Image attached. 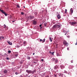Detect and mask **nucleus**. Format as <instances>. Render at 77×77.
<instances>
[{
    "label": "nucleus",
    "mask_w": 77,
    "mask_h": 77,
    "mask_svg": "<svg viewBox=\"0 0 77 77\" xmlns=\"http://www.w3.org/2000/svg\"><path fill=\"white\" fill-rule=\"evenodd\" d=\"M8 70H5L4 71V73H5V74H6V73H7V72H8Z\"/></svg>",
    "instance_id": "nucleus-13"
},
{
    "label": "nucleus",
    "mask_w": 77,
    "mask_h": 77,
    "mask_svg": "<svg viewBox=\"0 0 77 77\" xmlns=\"http://www.w3.org/2000/svg\"><path fill=\"white\" fill-rule=\"evenodd\" d=\"M68 32H66V33L65 34V35H66V33H67Z\"/></svg>",
    "instance_id": "nucleus-46"
},
{
    "label": "nucleus",
    "mask_w": 77,
    "mask_h": 77,
    "mask_svg": "<svg viewBox=\"0 0 77 77\" xmlns=\"http://www.w3.org/2000/svg\"><path fill=\"white\" fill-rule=\"evenodd\" d=\"M65 14H66V13L67 12V10L66 9L65 10Z\"/></svg>",
    "instance_id": "nucleus-27"
},
{
    "label": "nucleus",
    "mask_w": 77,
    "mask_h": 77,
    "mask_svg": "<svg viewBox=\"0 0 77 77\" xmlns=\"http://www.w3.org/2000/svg\"><path fill=\"white\" fill-rule=\"evenodd\" d=\"M34 16H32L31 15L29 17H28L29 20H33L34 19Z\"/></svg>",
    "instance_id": "nucleus-3"
},
{
    "label": "nucleus",
    "mask_w": 77,
    "mask_h": 77,
    "mask_svg": "<svg viewBox=\"0 0 77 77\" xmlns=\"http://www.w3.org/2000/svg\"><path fill=\"white\" fill-rule=\"evenodd\" d=\"M15 74L16 75H17V74H18V73H17V72H16L15 73Z\"/></svg>",
    "instance_id": "nucleus-32"
},
{
    "label": "nucleus",
    "mask_w": 77,
    "mask_h": 77,
    "mask_svg": "<svg viewBox=\"0 0 77 77\" xmlns=\"http://www.w3.org/2000/svg\"><path fill=\"white\" fill-rule=\"evenodd\" d=\"M26 72H27V73H28L29 74H30V70H26Z\"/></svg>",
    "instance_id": "nucleus-10"
},
{
    "label": "nucleus",
    "mask_w": 77,
    "mask_h": 77,
    "mask_svg": "<svg viewBox=\"0 0 77 77\" xmlns=\"http://www.w3.org/2000/svg\"><path fill=\"white\" fill-rule=\"evenodd\" d=\"M69 67L71 68V69L72 68H73V66H70Z\"/></svg>",
    "instance_id": "nucleus-24"
},
{
    "label": "nucleus",
    "mask_w": 77,
    "mask_h": 77,
    "mask_svg": "<svg viewBox=\"0 0 77 77\" xmlns=\"http://www.w3.org/2000/svg\"><path fill=\"white\" fill-rule=\"evenodd\" d=\"M52 61H54V60H55V59L54 58H52V59H51Z\"/></svg>",
    "instance_id": "nucleus-25"
},
{
    "label": "nucleus",
    "mask_w": 77,
    "mask_h": 77,
    "mask_svg": "<svg viewBox=\"0 0 77 77\" xmlns=\"http://www.w3.org/2000/svg\"><path fill=\"white\" fill-rule=\"evenodd\" d=\"M46 77H49V75H46Z\"/></svg>",
    "instance_id": "nucleus-43"
},
{
    "label": "nucleus",
    "mask_w": 77,
    "mask_h": 77,
    "mask_svg": "<svg viewBox=\"0 0 77 77\" xmlns=\"http://www.w3.org/2000/svg\"><path fill=\"white\" fill-rule=\"evenodd\" d=\"M67 50H69V48H67Z\"/></svg>",
    "instance_id": "nucleus-45"
},
{
    "label": "nucleus",
    "mask_w": 77,
    "mask_h": 77,
    "mask_svg": "<svg viewBox=\"0 0 77 77\" xmlns=\"http://www.w3.org/2000/svg\"><path fill=\"white\" fill-rule=\"evenodd\" d=\"M17 8H20V6H19V5L18 4L17 5Z\"/></svg>",
    "instance_id": "nucleus-20"
},
{
    "label": "nucleus",
    "mask_w": 77,
    "mask_h": 77,
    "mask_svg": "<svg viewBox=\"0 0 77 77\" xmlns=\"http://www.w3.org/2000/svg\"><path fill=\"white\" fill-rule=\"evenodd\" d=\"M49 39L50 40L51 42H52V39H51V37H50L49 38Z\"/></svg>",
    "instance_id": "nucleus-19"
},
{
    "label": "nucleus",
    "mask_w": 77,
    "mask_h": 77,
    "mask_svg": "<svg viewBox=\"0 0 77 77\" xmlns=\"http://www.w3.org/2000/svg\"><path fill=\"white\" fill-rule=\"evenodd\" d=\"M41 61H42V62H43V61H44V59H42L41 60Z\"/></svg>",
    "instance_id": "nucleus-42"
},
{
    "label": "nucleus",
    "mask_w": 77,
    "mask_h": 77,
    "mask_svg": "<svg viewBox=\"0 0 77 77\" xmlns=\"http://www.w3.org/2000/svg\"><path fill=\"white\" fill-rule=\"evenodd\" d=\"M67 38H69L70 37V36H69V35H68L67 36Z\"/></svg>",
    "instance_id": "nucleus-33"
},
{
    "label": "nucleus",
    "mask_w": 77,
    "mask_h": 77,
    "mask_svg": "<svg viewBox=\"0 0 77 77\" xmlns=\"http://www.w3.org/2000/svg\"><path fill=\"white\" fill-rule=\"evenodd\" d=\"M49 52H50V53H51V54H52V55H54V52H51L50 51Z\"/></svg>",
    "instance_id": "nucleus-23"
},
{
    "label": "nucleus",
    "mask_w": 77,
    "mask_h": 77,
    "mask_svg": "<svg viewBox=\"0 0 77 77\" xmlns=\"http://www.w3.org/2000/svg\"><path fill=\"white\" fill-rule=\"evenodd\" d=\"M23 44H24V46H26V42H24Z\"/></svg>",
    "instance_id": "nucleus-16"
},
{
    "label": "nucleus",
    "mask_w": 77,
    "mask_h": 77,
    "mask_svg": "<svg viewBox=\"0 0 77 77\" xmlns=\"http://www.w3.org/2000/svg\"><path fill=\"white\" fill-rule=\"evenodd\" d=\"M27 58L28 60H30V57L29 56H27Z\"/></svg>",
    "instance_id": "nucleus-18"
},
{
    "label": "nucleus",
    "mask_w": 77,
    "mask_h": 77,
    "mask_svg": "<svg viewBox=\"0 0 77 77\" xmlns=\"http://www.w3.org/2000/svg\"><path fill=\"white\" fill-rule=\"evenodd\" d=\"M11 53V51H8V53Z\"/></svg>",
    "instance_id": "nucleus-29"
},
{
    "label": "nucleus",
    "mask_w": 77,
    "mask_h": 77,
    "mask_svg": "<svg viewBox=\"0 0 77 77\" xmlns=\"http://www.w3.org/2000/svg\"><path fill=\"white\" fill-rule=\"evenodd\" d=\"M60 67L61 69H63V68H65V66H64L63 65H61L60 66Z\"/></svg>",
    "instance_id": "nucleus-8"
},
{
    "label": "nucleus",
    "mask_w": 77,
    "mask_h": 77,
    "mask_svg": "<svg viewBox=\"0 0 77 77\" xmlns=\"http://www.w3.org/2000/svg\"><path fill=\"white\" fill-rule=\"evenodd\" d=\"M6 59L7 60H9V58L8 57H7Z\"/></svg>",
    "instance_id": "nucleus-41"
},
{
    "label": "nucleus",
    "mask_w": 77,
    "mask_h": 77,
    "mask_svg": "<svg viewBox=\"0 0 77 77\" xmlns=\"http://www.w3.org/2000/svg\"><path fill=\"white\" fill-rule=\"evenodd\" d=\"M20 64H23V62L21 61L20 62Z\"/></svg>",
    "instance_id": "nucleus-38"
},
{
    "label": "nucleus",
    "mask_w": 77,
    "mask_h": 77,
    "mask_svg": "<svg viewBox=\"0 0 77 77\" xmlns=\"http://www.w3.org/2000/svg\"><path fill=\"white\" fill-rule=\"evenodd\" d=\"M7 42L8 44H9V45H12V42H10V41H8Z\"/></svg>",
    "instance_id": "nucleus-12"
},
{
    "label": "nucleus",
    "mask_w": 77,
    "mask_h": 77,
    "mask_svg": "<svg viewBox=\"0 0 77 77\" xmlns=\"http://www.w3.org/2000/svg\"><path fill=\"white\" fill-rule=\"evenodd\" d=\"M35 15H36V14H37V12H35Z\"/></svg>",
    "instance_id": "nucleus-35"
},
{
    "label": "nucleus",
    "mask_w": 77,
    "mask_h": 77,
    "mask_svg": "<svg viewBox=\"0 0 77 77\" xmlns=\"http://www.w3.org/2000/svg\"><path fill=\"white\" fill-rule=\"evenodd\" d=\"M44 26H47V23H44Z\"/></svg>",
    "instance_id": "nucleus-26"
},
{
    "label": "nucleus",
    "mask_w": 77,
    "mask_h": 77,
    "mask_svg": "<svg viewBox=\"0 0 77 77\" xmlns=\"http://www.w3.org/2000/svg\"><path fill=\"white\" fill-rule=\"evenodd\" d=\"M63 44L64 45H66V47H67L68 45V43L66 42L65 40L63 42Z\"/></svg>",
    "instance_id": "nucleus-2"
},
{
    "label": "nucleus",
    "mask_w": 77,
    "mask_h": 77,
    "mask_svg": "<svg viewBox=\"0 0 77 77\" xmlns=\"http://www.w3.org/2000/svg\"><path fill=\"white\" fill-rule=\"evenodd\" d=\"M24 8H25V6H23Z\"/></svg>",
    "instance_id": "nucleus-51"
},
{
    "label": "nucleus",
    "mask_w": 77,
    "mask_h": 77,
    "mask_svg": "<svg viewBox=\"0 0 77 77\" xmlns=\"http://www.w3.org/2000/svg\"><path fill=\"white\" fill-rule=\"evenodd\" d=\"M63 32L64 33H66V32H67L65 30H64V31H63Z\"/></svg>",
    "instance_id": "nucleus-31"
},
{
    "label": "nucleus",
    "mask_w": 77,
    "mask_h": 77,
    "mask_svg": "<svg viewBox=\"0 0 77 77\" xmlns=\"http://www.w3.org/2000/svg\"><path fill=\"white\" fill-rule=\"evenodd\" d=\"M1 38H2V39H4L5 38H4V37L1 36Z\"/></svg>",
    "instance_id": "nucleus-34"
},
{
    "label": "nucleus",
    "mask_w": 77,
    "mask_h": 77,
    "mask_svg": "<svg viewBox=\"0 0 77 77\" xmlns=\"http://www.w3.org/2000/svg\"><path fill=\"white\" fill-rule=\"evenodd\" d=\"M4 14V15H5V16H6V15H7V14H6V12H4L3 13Z\"/></svg>",
    "instance_id": "nucleus-22"
},
{
    "label": "nucleus",
    "mask_w": 77,
    "mask_h": 77,
    "mask_svg": "<svg viewBox=\"0 0 77 77\" xmlns=\"http://www.w3.org/2000/svg\"><path fill=\"white\" fill-rule=\"evenodd\" d=\"M21 14L22 15H24V13L23 12H21Z\"/></svg>",
    "instance_id": "nucleus-30"
},
{
    "label": "nucleus",
    "mask_w": 77,
    "mask_h": 77,
    "mask_svg": "<svg viewBox=\"0 0 77 77\" xmlns=\"http://www.w3.org/2000/svg\"><path fill=\"white\" fill-rule=\"evenodd\" d=\"M35 55V53H33V55Z\"/></svg>",
    "instance_id": "nucleus-48"
},
{
    "label": "nucleus",
    "mask_w": 77,
    "mask_h": 77,
    "mask_svg": "<svg viewBox=\"0 0 77 77\" xmlns=\"http://www.w3.org/2000/svg\"><path fill=\"white\" fill-rule=\"evenodd\" d=\"M76 23H77L76 22H72L70 23L72 25V26H74V25Z\"/></svg>",
    "instance_id": "nucleus-5"
},
{
    "label": "nucleus",
    "mask_w": 77,
    "mask_h": 77,
    "mask_svg": "<svg viewBox=\"0 0 77 77\" xmlns=\"http://www.w3.org/2000/svg\"><path fill=\"white\" fill-rule=\"evenodd\" d=\"M36 72L35 70H34L33 71L30 70V74H33V73H34V72Z\"/></svg>",
    "instance_id": "nucleus-6"
},
{
    "label": "nucleus",
    "mask_w": 77,
    "mask_h": 77,
    "mask_svg": "<svg viewBox=\"0 0 77 77\" xmlns=\"http://www.w3.org/2000/svg\"><path fill=\"white\" fill-rule=\"evenodd\" d=\"M57 77V75H54V77Z\"/></svg>",
    "instance_id": "nucleus-39"
},
{
    "label": "nucleus",
    "mask_w": 77,
    "mask_h": 77,
    "mask_svg": "<svg viewBox=\"0 0 77 77\" xmlns=\"http://www.w3.org/2000/svg\"><path fill=\"white\" fill-rule=\"evenodd\" d=\"M0 11H1V12H2V13L3 14L5 12L4 11H3V10H2L1 9H0Z\"/></svg>",
    "instance_id": "nucleus-14"
},
{
    "label": "nucleus",
    "mask_w": 77,
    "mask_h": 77,
    "mask_svg": "<svg viewBox=\"0 0 77 77\" xmlns=\"http://www.w3.org/2000/svg\"><path fill=\"white\" fill-rule=\"evenodd\" d=\"M8 26H6V27L5 28V30H8Z\"/></svg>",
    "instance_id": "nucleus-15"
},
{
    "label": "nucleus",
    "mask_w": 77,
    "mask_h": 77,
    "mask_svg": "<svg viewBox=\"0 0 77 77\" xmlns=\"http://www.w3.org/2000/svg\"><path fill=\"white\" fill-rule=\"evenodd\" d=\"M57 55V56H58Z\"/></svg>",
    "instance_id": "nucleus-53"
},
{
    "label": "nucleus",
    "mask_w": 77,
    "mask_h": 77,
    "mask_svg": "<svg viewBox=\"0 0 77 77\" xmlns=\"http://www.w3.org/2000/svg\"><path fill=\"white\" fill-rule=\"evenodd\" d=\"M57 14H58L57 15V18H58V19H60V18H61V16H60V14H59L58 13H57Z\"/></svg>",
    "instance_id": "nucleus-4"
},
{
    "label": "nucleus",
    "mask_w": 77,
    "mask_h": 77,
    "mask_svg": "<svg viewBox=\"0 0 77 77\" xmlns=\"http://www.w3.org/2000/svg\"><path fill=\"white\" fill-rule=\"evenodd\" d=\"M43 42H45V38H44V40L43 41Z\"/></svg>",
    "instance_id": "nucleus-40"
},
{
    "label": "nucleus",
    "mask_w": 77,
    "mask_h": 77,
    "mask_svg": "<svg viewBox=\"0 0 77 77\" xmlns=\"http://www.w3.org/2000/svg\"><path fill=\"white\" fill-rule=\"evenodd\" d=\"M1 38V37L0 36V39H2V38Z\"/></svg>",
    "instance_id": "nucleus-50"
},
{
    "label": "nucleus",
    "mask_w": 77,
    "mask_h": 77,
    "mask_svg": "<svg viewBox=\"0 0 77 77\" xmlns=\"http://www.w3.org/2000/svg\"><path fill=\"white\" fill-rule=\"evenodd\" d=\"M54 68L55 69H57L59 68V67L57 66H54Z\"/></svg>",
    "instance_id": "nucleus-7"
},
{
    "label": "nucleus",
    "mask_w": 77,
    "mask_h": 77,
    "mask_svg": "<svg viewBox=\"0 0 77 77\" xmlns=\"http://www.w3.org/2000/svg\"><path fill=\"white\" fill-rule=\"evenodd\" d=\"M70 12H71V15H72V14L73 13V9L72 8H71L70 10Z\"/></svg>",
    "instance_id": "nucleus-9"
},
{
    "label": "nucleus",
    "mask_w": 77,
    "mask_h": 77,
    "mask_svg": "<svg viewBox=\"0 0 77 77\" xmlns=\"http://www.w3.org/2000/svg\"><path fill=\"white\" fill-rule=\"evenodd\" d=\"M33 24H34V25H36V21L34 20L33 22Z\"/></svg>",
    "instance_id": "nucleus-11"
},
{
    "label": "nucleus",
    "mask_w": 77,
    "mask_h": 77,
    "mask_svg": "<svg viewBox=\"0 0 77 77\" xmlns=\"http://www.w3.org/2000/svg\"><path fill=\"white\" fill-rule=\"evenodd\" d=\"M41 41H42V39H40V42H41Z\"/></svg>",
    "instance_id": "nucleus-37"
},
{
    "label": "nucleus",
    "mask_w": 77,
    "mask_h": 77,
    "mask_svg": "<svg viewBox=\"0 0 77 77\" xmlns=\"http://www.w3.org/2000/svg\"><path fill=\"white\" fill-rule=\"evenodd\" d=\"M4 29L6 28V25H4Z\"/></svg>",
    "instance_id": "nucleus-28"
},
{
    "label": "nucleus",
    "mask_w": 77,
    "mask_h": 77,
    "mask_svg": "<svg viewBox=\"0 0 77 77\" xmlns=\"http://www.w3.org/2000/svg\"><path fill=\"white\" fill-rule=\"evenodd\" d=\"M18 54L17 53L16 54H15V57H17L18 56Z\"/></svg>",
    "instance_id": "nucleus-17"
},
{
    "label": "nucleus",
    "mask_w": 77,
    "mask_h": 77,
    "mask_svg": "<svg viewBox=\"0 0 77 77\" xmlns=\"http://www.w3.org/2000/svg\"><path fill=\"white\" fill-rule=\"evenodd\" d=\"M55 62H56V63H58V60L57 59H56L55 60Z\"/></svg>",
    "instance_id": "nucleus-21"
},
{
    "label": "nucleus",
    "mask_w": 77,
    "mask_h": 77,
    "mask_svg": "<svg viewBox=\"0 0 77 77\" xmlns=\"http://www.w3.org/2000/svg\"><path fill=\"white\" fill-rule=\"evenodd\" d=\"M12 22V23H14V22H15V21H13Z\"/></svg>",
    "instance_id": "nucleus-49"
},
{
    "label": "nucleus",
    "mask_w": 77,
    "mask_h": 77,
    "mask_svg": "<svg viewBox=\"0 0 77 77\" xmlns=\"http://www.w3.org/2000/svg\"><path fill=\"white\" fill-rule=\"evenodd\" d=\"M33 63H36V62H33Z\"/></svg>",
    "instance_id": "nucleus-47"
},
{
    "label": "nucleus",
    "mask_w": 77,
    "mask_h": 77,
    "mask_svg": "<svg viewBox=\"0 0 77 77\" xmlns=\"http://www.w3.org/2000/svg\"><path fill=\"white\" fill-rule=\"evenodd\" d=\"M71 63H73V60H72L71 61Z\"/></svg>",
    "instance_id": "nucleus-36"
},
{
    "label": "nucleus",
    "mask_w": 77,
    "mask_h": 77,
    "mask_svg": "<svg viewBox=\"0 0 77 77\" xmlns=\"http://www.w3.org/2000/svg\"><path fill=\"white\" fill-rule=\"evenodd\" d=\"M40 27H41V26H42V24H41L39 26Z\"/></svg>",
    "instance_id": "nucleus-44"
},
{
    "label": "nucleus",
    "mask_w": 77,
    "mask_h": 77,
    "mask_svg": "<svg viewBox=\"0 0 77 77\" xmlns=\"http://www.w3.org/2000/svg\"><path fill=\"white\" fill-rule=\"evenodd\" d=\"M60 25L58 24H55L54 25L53 27V29L55 28H60Z\"/></svg>",
    "instance_id": "nucleus-1"
},
{
    "label": "nucleus",
    "mask_w": 77,
    "mask_h": 77,
    "mask_svg": "<svg viewBox=\"0 0 77 77\" xmlns=\"http://www.w3.org/2000/svg\"><path fill=\"white\" fill-rule=\"evenodd\" d=\"M76 31H77V29H76Z\"/></svg>",
    "instance_id": "nucleus-52"
}]
</instances>
